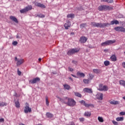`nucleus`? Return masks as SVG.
Masks as SVG:
<instances>
[{
    "instance_id": "1",
    "label": "nucleus",
    "mask_w": 125,
    "mask_h": 125,
    "mask_svg": "<svg viewBox=\"0 0 125 125\" xmlns=\"http://www.w3.org/2000/svg\"><path fill=\"white\" fill-rule=\"evenodd\" d=\"M91 26H93V27H97L99 28H105V27H108V25H109V23H102L101 22H91Z\"/></svg>"
},
{
    "instance_id": "2",
    "label": "nucleus",
    "mask_w": 125,
    "mask_h": 125,
    "mask_svg": "<svg viewBox=\"0 0 125 125\" xmlns=\"http://www.w3.org/2000/svg\"><path fill=\"white\" fill-rule=\"evenodd\" d=\"M65 99H67V102H63L64 104H67V105L70 107L76 106V101L74 99L68 97L64 98V100H65Z\"/></svg>"
},
{
    "instance_id": "3",
    "label": "nucleus",
    "mask_w": 125,
    "mask_h": 125,
    "mask_svg": "<svg viewBox=\"0 0 125 125\" xmlns=\"http://www.w3.org/2000/svg\"><path fill=\"white\" fill-rule=\"evenodd\" d=\"M116 42V40H108L101 43L102 46H106V45H110Z\"/></svg>"
},
{
    "instance_id": "4",
    "label": "nucleus",
    "mask_w": 125,
    "mask_h": 125,
    "mask_svg": "<svg viewBox=\"0 0 125 125\" xmlns=\"http://www.w3.org/2000/svg\"><path fill=\"white\" fill-rule=\"evenodd\" d=\"M79 51H80V49L78 48L70 49L67 52V55H73V54H75V53H77Z\"/></svg>"
},
{
    "instance_id": "5",
    "label": "nucleus",
    "mask_w": 125,
    "mask_h": 125,
    "mask_svg": "<svg viewBox=\"0 0 125 125\" xmlns=\"http://www.w3.org/2000/svg\"><path fill=\"white\" fill-rule=\"evenodd\" d=\"M98 90L101 91H107L108 90V86H107V85H103V84H100Z\"/></svg>"
},
{
    "instance_id": "6",
    "label": "nucleus",
    "mask_w": 125,
    "mask_h": 125,
    "mask_svg": "<svg viewBox=\"0 0 125 125\" xmlns=\"http://www.w3.org/2000/svg\"><path fill=\"white\" fill-rule=\"evenodd\" d=\"M15 61L17 62V66H20L21 64H23L24 62H25V61L23 59H19L17 58V57L15 58Z\"/></svg>"
},
{
    "instance_id": "7",
    "label": "nucleus",
    "mask_w": 125,
    "mask_h": 125,
    "mask_svg": "<svg viewBox=\"0 0 125 125\" xmlns=\"http://www.w3.org/2000/svg\"><path fill=\"white\" fill-rule=\"evenodd\" d=\"M31 9H32V6H28L24 9L20 10V12L21 13H26V12H28V11H29V10H31Z\"/></svg>"
},
{
    "instance_id": "8",
    "label": "nucleus",
    "mask_w": 125,
    "mask_h": 125,
    "mask_svg": "<svg viewBox=\"0 0 125 125\" xmlns=\"http://www.w3.org/2000/svg\"><path fill=\"white\" fill-rule=\"evenodd\" d=\"M114 30L117 32H123V33H125V28L122 26L115 27Z\"/></svg>"
},
{
    "instance_id": "9",
    "label": "nucleus",
    "mask_w": 125,
    "mask_h": 125,
    "mask_svg": "<svg viewBox=\"0 0 125 125\" xmlns=\"http://www.w3.org/2000/svg\"><path fill=\"white\" fill-rule=\"evenodd\" d=\"M32 109L29 106V104L28 103L25 104V106L24 107V113L27 114L28 112H31Z\"/></svg>"
},
{
    "instance_id": "10",
    "label": "nucleus",
    "mask_w": 125,
    "mask_h": 125,
    "mask_svg": "<svg viewBox=\"0 0 125 125\" xmlns=\"http://www.w3.org/2000/svg\"><path fill=\"white\" fill-rule=\"evenodd\" d=\"M108 8H109V6L102 5V6H100L98 7V10H99V11H102L103 10H105V9H108Z\"/></svg>"
},
{
    "instance_id": "11",
    "label": "nucleus",
    "mask_w": 125,
    "mask_h": 125,
    "mask_svg": "<svg viewBox=\"0 0 125 125\" xmlns=\"http://www.w3.org/2000/svg\"><path fill=\"white\" fill-rule=\"evenodd\" d=\"M96 97L98 100H103V93H98L96 95Z\"/></svg>"
},
{
    "instance_id": "12",
    "label": "nucleus",
    "mask_w": 125,
    "mask_h": 125,
    "mask_svg": "<svg viewBox=\"0 0 125 125\" xmlns=\"http://www.w3.org/2000/svg\"><path fill=\"white\" fill-rule=\"evenodd\" d=\"M34 3L36 6H38V7H41V8H45L46 7L43 4L38 2H34Z\"/></svg>"
},
{
    "instance_id": "13",
    "label": "nucleus",
    "mask_w": 125,
    "mask_h": 125,
    "mask_svg": "<svg viewBox=\"0 0 125 125\" xmlns=\"http://www.w3.org/2000/svg\"><path fill=\"white\" fill-rule=\"evenodd\" d=\"M80 103H81V104H82V105L85 106V107H90V106H92L93 105L92 104H87L85 103V102L83 100L80 101Z\"/></svg>"
},
{
    "instance_id": "14",
    "label": "nucleus",
    "mask_w": 125,
    "mask_h": 125,
    "mask_svg": "<svg viewBox=\"0 0 125 125\" xmlns=\"http://www.w3.org/2000/svg\"><path fill=\"white\" fill-rule=\"evenodd\" d=\"M64 27L66 30H68L70 27H71V22L67 21L64 25Z\"/></svg>"
},
{
    "instance_id": "15",
    "label": "nucleus",
    "mask_w": 125,
    "mask_h": 125,
    "mask_svg": "<svg viewBox=\"0 0 125 125\" xmlns=\"http://www.w3.org/2000/svg\"><path fill=\"white\" fill-rule=\"evenodd\" d=\"M87 41V38L84 36L80 38V42H81L82 43H84V42H86Z\"/></svg>"
},
{
    "instance_id": "16",
    "label": "nucleus",
    "mask_w": 125,
    "mask_h": 125,
    "mask_svg": "<svg viewBox=\"0 0 125 125\" xmlns=\"http://www.w3.org/2000/svg\"><path fill=\"white\" fill-rule=\"evenodd\" d=\"M83 91L86 92L87 93H92L93 92L92 89L89 88H84L83 89Z\"/></svg>"
},
{
    "instance_id": "17",
    "label": "nucleus",
    "mask_w": 125,
    "mask_h": 125,
    "mask_svg": "<svg viewBox=\"0 0 125 125\" xmlns=\"http://www.w3.org/2000/svg\"><path fill=\"white\" fill-rule=\"evenodd\" d=\"M10 19L12 20V21H13L14 22H15V23H17V24L19 23L18 20H17V19L13 16H10Z\"/></svg>"
},
{
    "instance_id": "18",
    "label": "nucleus",
    "mask_w": 125,
    "mask_h": 125,
    "mask_svg": "<svg viewBox=\"0 0 125 125\" xmlns=\"http://www.w3.org/2000/svg\"><path fill=\"white\" fill-rule=\"evenodd\" d=\"M109 24H107V26H110V25H114V24H115V25H118V24H120V22L118 21V20H114L110 22V23H109Z\"/></svg>"
},
{
    "instance_id": "19",
    "label": "nucleus",
    "mask_w": 125,
    "mask_h": 125,
    "mask_svg": "<svg viewBox=\"0 0 125 125\" xmlns=\"http://www.w3.org/2000/svg\"><path fill=\"white\" fill-rule=\"evenodd\" d=\"M110 104H111L112 105H118L119 104H120V102L119 101H116L115 100H113V101H109Z\"/></svg>"
},
{
    "instance_id": "20",
    "label": "nucleus",
    "mask_w": 125,
    "mask_h": 125,
    "mask_svg": "<svg viewBox=\"0 0 125 125\" xmlns=\"http://www.w3.org/2000/svg\"><path fill=\"white\" fill-rule=\"evenodd\" d=\"M93 71L95 74H101L102 73V70L99 69H93Z\"/></svg>"
},
{
    "instance_id": "21",
    "label": "nucleus",
    "mask_w": 125,
    "mask_h": 125,
    "mask_svg": "<svg viewBox=\"0 0 125 125\" xmlns=\"http://www.w3.org/2000/svg\"><path fill=\"white\" fill-rule=\"evenodd\" d=\"M40 79L39 77L35 78L32 80V83H39L40 82Z\"/></svg>"
},
{
    "instance_id": "22",
    "label": "nucleus",
    "mask_w": 125,
    "mask_h": 125,
    "mask_svg": "<svg viewBox=\"0 0 125 125\" xmlns=\"http://www.w3.org/2000/svg\"><path fill=\"white\" fill-rule=\"evenodd\" d=\"M46 117H47V118H48L49 119H52L54 116L52 113H51L50 112H47L46 114Z\"/></svg>"
},
{
    "instance_id": "23",
    "label": "nucleus",
    "mask_w": 125,
    "mask_h": 125,
    "mask_svg": "<svg viewBox=\"0 0 125 125\" xmlns=\"http://www.w3.org/2000/svg\"><path fill=\"white\" fill-rule=\"evenodd\" d=\"M110 59L111 61H113V62H115V61H117V57H116V55H112L110 57Z\"/></svg>"
},
{
    "instance_id": "24",
    "label": "nucleus",
    "mask_w": 125,
    "mask_h": 125,
    "mask_svg": "<svg viewBox=\"0 0 125 125\" xmlns=\"http://www.w3.org/2000/svg\"><path fill=\"white\" fill-rule=\"evenodd\" d=\"M77 76H80L81 78H84V77H85V75H84L83 73L80 72L79 71L77 73Z\"/></svg>"
},
{
    "instance_id": "25",
    "label": "nucleus",
    "mask_w": 125,
    "mask_h": 125,
    "mask_svg": "<svg viewBox=\"0 0 125 125\" xmlns=\"http://www.w3.org/2000/svg\"><path fill=\"white\" fill-rule=\"evenodd\" d=\"M15 105L16 108H20V103L19 102V100H18L15 102Z\"/></svg>"
},
{
    "instance_id": "26",
    "label": "nucleus",
    "mask_w": 125,
    "mask_h": 125,
    "mask_svg": "<svg viewBox=\"0 0 125 125\" xmlns=\"http://www.w3.org/2000/svg\"><path fill=\"white\" fill-rule=\"evenodd\" d=\"M74 94L75 96H77V97H80V98H82V94L78 92H74Z\"/></svg>"
},
{
    "instance_id": "27",
    "label": "nucleus",
    "mask_w": 125,
    "mask_h": 125,
    "mask_svg": "<svg viewBox=\"0 0 125 125\" xmlns=\"http://www.w3.org/2000/svg\"><path fill=\"white\" fill-rule=\"evenodd\" d=\"M63 86H64L65 89H67V90H69V89H70V88H71V86H70V85H69L68 84H67L63 85Z\"/></svg>"
},
{
    "instance_id": "28",
    "label": "nucleus",
    "mask_w": 125,
    "mask_h": 125,
    "mask_svg": "<svg viewBox=\"0 0 125 125\" xmlns=\"http://www.w3.org/2000/svg\"><path fill=\"white\" fill-rule=\"evenodd\" d=\"M119 83L121 85H123V86H125V81L124 80H120L119 81Z\"/></svg>"
},
{
    "instance_id": "29",
    "label": "nucleus",
    "mask_w": 125,
    "mask_h": 125,
    "mask_svg": "<svg viewBox=\"0 0 125 125\" xmlns=\"http://www.w3.org/2000/svg\"><path fill=\"white\" fill-rule=\"evenodd\" d=\"M116 120L117 122H123L124 121V117H117Z\"/></svg>"
},
{
    "instance_id": "30",
    "label": "nucleus",
    "mask_w": 125,
    "mask_h": 125,
    "mask_svg": "<svg viewBox=\"0 0 125 125\" xmlns=\"http://www.w3.org/2000/svg\"><path fill=\"white\" fill-rule=\"evenodd\" d=\"M84 116L85 117H90V116H91V113L90 112H85L84 113Z\"/></svg>"
},
{
    "instance_id": "31",
    "label": "nucleus",
    "mask_w": 125,
    "mask_h": 125,
    "mask_svg": "<svg viewBox=\"0 0 125 125\" xmlns=\"http://www.w3.org/2000/svg\"><path fill=\"white\" fill-rule=\"evenodd\" d=\"M67 18H74L75 17V15L73 14H69L67 16Z\"/></svg>"
},
{
    "instance_id": "32",
    "label": "nucleus",
    "mask_w": 125,
    "mask_h": 125,
    "mask_svg": "<svg viewBox=\"0 0 125 125\" xmlns=\"http://www.w3.org/2000/svg\"><path fill=\"white\" fill-rule=\"evenodd\" d=\"M98 120L100 123H103V122H104V120L102 117L99 116Z\"/></svg>"
},
{
    "instance_id": "33",
    "label": "nucleus",
    "mask_w": 125,
    "mask_h": 125,
    "mask_svg": "<svg viewBox=\"0 0 125 125\" xmlns=\"http://www.w3.org/2000/svg\"><path fill=\"white\" fill-rule=\"evenodd\" d=\"M87 25L86 23H82L80 25V27L82 28V29H83V28H85V27H87Z\"/></svg>"
},
{
    "instance_id": "34",
    "label": "nucleus",
    "mask_w": 125,
    "mask_h": 125,
    "mask_svg": "<svg viewBox=\"0 0 125 125\" xmlns=\"http://www.w3.org/2000/svg\"><path fill=\"white\" fill-rule=\"evenodd\" d=\"M93 78H94V75H93L92 74H89V78L88 79L90 81H91V80H92L93 79Z\"/></svg>"
},
{
    "instance_id": "35",
    "label": "nucleus",
    "mask_w": 125,
    "mask_h": 125,
    "mask_svg": "<svg viewBox=\"0 0 125 125\" xmlns=\"http://www.w3.org/2000/svg\"><path fill=\"white\" fill-rule=\"evenodd\" d=\"M89 79H83V82L84 83H86V84H88L89 83Z\"/></svg>"
},
{
    "instance_id": "36",
    "label": "nucleus",
    "mask_w": 125,
    "mask_h": 125,
    "mask_svg": "<svg viewBox=\"0 0 125 125\" xmlns=\"http://www.w3.org/2000/svg\"><path fill=\"white\" fill-rule=\"evenodd\" d=\"M104 64L105 66H109V65H110V62L105 61L104 62Z\"/></svg>"
},
{
    "instance_id": "37",
    "label": "nucleus",
    "mask_w": 125,
    "mask_h": 125,
    "mask_svg": "<svg viewBox=\"0 0 125 125\" xmlns=\"http://www.w3.org/2000/svg\"><path fill=\"white\" fill-rule=\"evenodd\" d=\"M56 97L58 98V99H59L60 101L62 102V103H64V102H65L64 101V100H63V99L59 97V96H57Z\"/></svg>"
},
{
    "instance_id": "38",
    "label": "nucleus",
    "mask_w": 125,
    "mask_h": 125,
    "mask_svg": "<svg viewBox=\"0 0 125 125\" xmlns=\"http://www.w3.org/2000/svg\"><path fill=\"white\" fill-rule=\"evenodd\" d=\"M46 104L47 106H49V102H48V98L47 97L45 98Z\"/></svg>"
},
{
    "instance_id": "39",
    "label": "nucleus",
    "mask_w": 125,
    "mask_h": 125,
    "mask_svg": "<svg viewBox=\"0 0 125 125\" xmlns=\"http://www.w3.org/2000/svg\"><path fill=\"white\" fill-rule=\"evenodd\" d=\"M3 106H6V104L3 102L0 103V107Z\"/></svg>"
},
{
    "instance_id": "40",
    "label": "nucleus",
    "mask_w": 125,
    "mask_h": 125,
    "mask_svg": "<svg viewBox=\"0 0 125 125\" xmlns=\"http://www.w3.org/2000/svg\"><path fill=\"white\" fill-rule=\"evenodd\" d=\"M12 44L13 45H17V44H18V42H17V41H14L12 42Z\"/></svg>"
},
{
    "instance_id": "41",
    "label": "nucleus",
    "mask_w": 125,
    "mask_h": 125,
    "mask_svg": "<svg viewBox=\"0 0 125 125\" xmlns=\"http://www.w3.org/2000/svg\"><path fill=\"white\" fill-rule=\"evenodd\" d=\"M112 124H113V125H118V122H117L115 120L112 121Z\"/></svg>"
},
{
    "instance_id": "42",
    "label": "nucleus",
    "mask_w": 125,
    "mask_h": 125,
    "mask_svg": "<svg viewBox=\"0 0 125 125\" xmlns=\"http://www.w3.org/2000/svg\"><path fill=\"white\" fill-rule=\"evenodd\" d=\"M107 2H108V3H113V2H114V0H107Z\"/></svg>"
},
{
    "instance_id": "43",
    "label": "nucleus",
    "mask_w": 125,
    "mask_h": 125,
    "mask_svg": "<svg viewBox=\"0 0 125 125\" xmlns=\"http://www.w3.org/2000/svg\"><path fill=\"white\" fill-rule=\"evenodd\" d=\"M21 74H22V72L19 70V69H18V75L21 76Z\"/></svg>"
},
{
    "instance_id": "44",
    "label": "nucleus",
    "mask_w": 125,
    "mask_h": 125,
    "mask_svg": "<svg viewBox=\"0 0 125 125\" xmlns=\"http://www.w3.org/2000/svg\"><path fill=\"white\" fill-rule=\"evenodd\" d=\"M79 121H80V122H84V118H79Z\"/></svg>"
},
{
    "instance_id": "45",
    "label": "nucleus",
    "mask_w": 125,
    "mask_h": 125,
    "mask_svg": "<svg viewBox=\"0 0 125 125\" xmlns=\"http://www.w3.org/2000/svg\"><path fill=\"white\" fill-rule=\"evenodd\" d=\"M39 17H40L41 18H44V15L42 14H40L39 16Z\"/></svg>"
},
{
    "instance_id": "46",
    "label": "nucleus",
    "mask_w": 125,
    "mask_h": 125,
    "mask_svg": "<svg viewBox=\"0 0 125 125\" xmlns=\"http://www.w3.org/2000/svg\"><path fill=\"white\" fill-rule=\"evenodd\" d=\"M68 70L70 72H73V71H74V69L73 68H71L70 67H68Z\"/></svg>"
},
{
    "instance_id": "47",
    "label": "nucleus",
    "mask_w": 125,
    "mask_h": 125,
    "mask_svg": "<svg viewBox=\"0 0 125 125\" xmlns=\"http://www.w3.org/2000/svg\"><path fill=\"white\" fill-rule=\"evenodd\" d=\"M120 114L121 115V116H125V112H121L120 113Z\"/></svg>"
},
{
    "instance_id": "48",
    "label": "nucleus",
    "mask_w": 125,
    "mask_h": 125,
    "mask_svg": "<svg viewBox=\"0 0 125 125\" xmlns=\"http://www.w3.org/2000/svg\"><path fill=\"white\" fill-rule=\"evenodd\" d=\"M4 122V119L3 118L0 119V123H3Z\"/></svg>"
},
{
    "instance_id": "49",
    "label": "nucleus",
    "mask_w": 125,
    "mask_h": 125,
    "mask_svg": "<svg viewBox=\"0 0 125 125\" xmlns=\"http://www.w3.org/2000/svg\"><path fill=\"white\" fill-rule=\"evenodd\" d=\"M122 67L125 68V62H123L122 64Z\"/></svg>"
},
{
    "instance_id": "50",
    "label": "nucleus",
    "mask_w": 125,
    "mask_h": 125,
    "mask_svg": "<svg viewBox=\"0 0 125 125\" xmlns=\"http://www.w3.org/2000/svg\"><path fill=\"white\" fill-rule=\"evenodd\" d=\"M72 63H73V64H76L77 62L76 61H72Z\"/></svg>"
},
{
    "instance_id": "51",
    "label": "nucleus",
    "mask_w": 125,
    "mask_h": 125,
    "mask_svg": "<svg viewBox=\"0 0 125 125\" xmlns=\"http://www.w3.org/2000/svg\"><path fill=\"white\" fill-rule=\"evenodd\" d=\"M101 1H104V2H107V1H108V0H101Z\"/></svg>"
},
{
    "instance_id": "52",
    "label": "nucleus",
    "mask_w": 125,
    "mask_h": 125,
    "mask_svg": "<svg viewBox=\"0 0 125 125\" xmlns=\"http://www.w3.org/2000/svg\"><path fill=\"white\" fill-rule=\"evenodd\" d=\"M71 76H72V77H73V78H78V77H77V76H76L75 75H74V74H71Z\"/></svg>"
},
{
    "instance_id": "53",
    "label": "nucleus",
    "mask_w": 125,
    "mask_h": 125,
    "mask_svg": "<svg viewBox=\"0 0 125 125\" xmlns=\"http://www.w3.org/2000/svg\"><path fill=\"white\" fill-rule=\"evenodd\" d=\"M69 79L73 82V79H72V77H69Z\"/></svg>"
},
{
    "instance_id": "54",
    "label": "nucleus",
    "mask_w": 125,
    "mask_h": 125,
    "mask_svg": "<svg viewBox=\"0 0 125 125\" xmlns=\"http://www.w3.org/2000/svg\"><path fill=\"white\" fill-rule=\"evenodd\" d=\"M39 62H41V61H42V58H39Z\"/></svg>"
},
{
    "instance_id": "55",
    "label": "nucleus",
    "mask_w": 125,
    "mask_h": 125,
    "mask_svg": "<svg viewBox=\"0 0 125 125\" xmlns=\"http://www.w3.org/2000/svg\"><path fill=\"white\" fill-rule=\"evenodd\" d=\"M123 99H124V100H125V96L123 97Z\"/></svg>"
},
{
    "instance_id": "56",
    "label": "nucleus",
    "mask_w": 125,
    "mask_h": 125,
    "mask_svg": "<svg viewBox=\"0 0 125 125\" xmlns=\"http://www.w3.org/2000/svg\"><path fill=\"white\" fill-rule=\"evenodd\" d=\"M71 35H74V33H71Z\"/></svg>"
},
{
    "instance_id": "57",
    "label": "nucleus",
    "mask_w": 125,
    "mask_h": 125,
    "mask_svg": "<svg viewBox=\"0 0 125 125\" xmlns=\"http://www.w3.org/2000/svg\"><path fill=\"white\" fill-rule=\"evenodd\" d=\"M104 51H106V50H104Z\"/></svg>"
},
{
    "instance_id": "58",
    "label": "nucleus",
    "mask_w": 125,
    "mask_h": 125,
    "mask_svg": "<svg viewBox=\"0 0 125 125\" xmlns=\"http://www.w3.org/2000/svg\"><path fill=\"white\" fill-rule=\"evenodd\" d=\"M17 38H18V36H17Z\"/></svg>"
}]
</instances>
